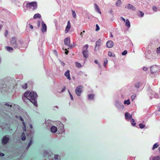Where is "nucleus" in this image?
<instances>
[{"label": "nucleus", "mask_w": 160, "mask_h": 160, "mask_svg": "<svg viewBox=\"0 0 160 160\" xmlns=\"http://www.w3.org/2000/svg\"><path fill=\"white\" fill-rule=\"evenodd\" d=\"M24 96L29 100L35 106H37V95L36 92H30L29 91H27L24 94Z\"/></svg>", "instance_id": "obj_1"}, {"label": "nucleus", "mask_w": 160, "mask_h": 160, "mask_svg": "<svg viewBox=\"0 0 160 160\" xmlns=\"http://www.w3.org/2000/svg\"><path fill=\"white\" fill-rule=\"evenodd\" d=\"M26 7L27 9H31L33 10H34L37 8V3L36 2L28 3L26 5Z\"/></svg>", "instance_id": "obj_2"}, {"label": "nucleus", "mask_w": 160, "mask_h": 160, "mask_svg": "<svg viewBox=\"0 0 160 160\" xmlns=\"http://www.w3.org/2000/svg\"><path fill=\"white\" fill-rule=\"evenodd\" d=\"M88 45L86 44L85 45L83 48V54L84 57L85 58H87L88 57Z\"/></svg>", "instance_id": "obj_3"}, {"label": "nucleus", "mask_w": 160, "mask_h": 160, "mask_svg": "<svg viewBox=\"0 0 160 160\" xmlns=\"http://www.w3.org/2000/svg\"><path fill=\"white\" fill-rule=\"evenodd\" d=\"M76 94L78 96H80L82 92V87L81 85L78 86L75 90Z\"/></svg>", "instance_id": "obj_4"}, {"label": "nucleus", "mask_w": 160, "mask_h": 160, "mask_svg": "<svg viewBox=\"0 0 160 160\" xmlns=\"http://www.w3.org/2000/svg\"><path fill=\"white\" fill-rule=\"evenodd\" d=\"M64 43L65 45L68 46H69L70 48H72L75 46V45L72 46V45H70V38L69 37H67L64 40Z\"/></svg>", "instance_id": "obj_5"}, {"label": "nucleus", "mask_w": 160, "mask_h": 160, "mask_svg": "<svg viewBox=\"0 0 160 160\" xmlns=\"http://www.w3.org/2000/svg\"><path fill=\"white\" fill-rule=\"evenodd\" d=\"M159 68L157 66L155 65L151 67V72L152 74H154L158 71Z\"/></svg>", "instance_id": "obj_6"}, {"label": "nucleus", "mask_w": 160, "mask_h": 160, "mask_svg": "<svg viewBox=\"0 0 160 160\" xmlns=\"http://www.w3.org/2000/svg\"><path fill=\"white\" fill-rule=\"evenodd\" d=\"M10 43L12 46H13L14 44L15 45L14 46L15 48H18L17 44L16 43V38L15 37H13L12 38L10 41Z\"/></svg>", "instance_id": "obj_7"}, {"label": "nucleus", "mask_w": 160, "mask_h": 160, "mask_svg": "<svg viewBox=\"0 0 160 160\" xmlns=\"http://www.w3.org/2000/svg\"><path fill=\"white\" fill-rule=\"evenodd\" d=\"M101 41V39H99L96 42L95 48L94 49L95 51H97L98 49V48L100 46Z\"/></svg>", "instance_id": "obj_8"}, {"label": "nucleus", "mask_w": 160, "mask_h": 160, "mask_svg": "<svg viewBox=\"0 0 160 160\" xmlns=\"http://www.w3.org/2000/svg\"><path fill=\"white\" fill-rule=\"evenodd\" d=\"M9 139L7 136H4L2 139V143L4 144H6L8 143L9 141Z\"/></svg>", "instance_id": "obj_9"}, {"label": "nucleus", "mask_w": 160, "mask_h": 160, "mask_svg": "<svg viewBox=\"0 0 160 160\" xmlns=\"http://www.w3.org/2000/svg\"><path fill=\"white\" fill-rule=\"evenodd\" d=\"M114 45L113 42L111 40L108 41L107 42V47L108 48H112Z\"/></svg>", "instance_id": "obj_10"}, {"label": "nucleus", "mask_w": 160, "mask_h": 160, "mask_svg": "<svg viewBox=\"0 0 160 160\" xmlns=\"http://www.w3.org/2000/svg\"><path fill=\"white\" fill-rule=\"evenodd\" d=\"M71 25L70 22L69 20L68 21L67 25L65 30V32L66 33H67L69 31Z\"/></svg>", "instance_id": "obj_11"}, {"label": "nucleus", "mask_w": 160, "mask_h": 160, "mask_svg": "<svg viewBox=\"0 0 160 160\" xmlns=\"http://www.w3.org/2000/svg\"><path fill=\"white\" fill-rule=\"evenodd\" d=\"M65 76L69 80H70L71 78H70V71L69 70H67L65 72L64 74Z\"/></svg>", "instance_id": "obj_12"}, {"label": "nucleus", "mask_w": 160, "mask_h": 160, "mask_svg": "<svg viewBox=\"0 0 160 160\" xmlns=\"http://www.w3.org/2000/svg\"><path fill=\"white\" fill-rule=\"evenodd\" d=\"M47 27L46 24L44 23H42V28L41 29L42 31V32H44L46 31Z\"/></svg>", "instance_id": "obj_13"}, {"label": "nucleus", "mask_w": 160, "mask_h": 160, "mask_svg": "<svg viewBox=\"0 0 160 160\" xmlns=\"http://www.w3.org/2000/svg\"><path fill=\"white\" fill-rule=\"evenodd\" d=\"M150 160H160V157L151 156L150 158Z\"/></svg>", "instance_id": "obj_14"}, {"label": "nucleus", "mask_w": 160, "mask_h": 160, "mask_svg": "<svg viewBox=\"0 0 160 160\" xmlns=\"http://www.w3.org/2000/svg\"><path fill=\"white\" fill-rule=\"evenodd\" d=\"M94 6H95V9L96 10V11L97 12H98V13H99L100 14H101V11L99 9V7L98 6V5L96 4H94Z\"/></svg>", "instance_id": "obj_15"}, {"label": "nucleus", "mask_w": 160, "mask_h": 160, "mask_svg": "<svg viewBox=\"0 0 160 160\" xmlns=\"http://www.w3.org/2000/svg\"><path fill=\"white\" fill-rule=\"evenodd\" d=\"M57 130V128L55 126H52L51 128V131L52 132H55Z\"/></svg>", "instance_id": "obj_16"}, {"label": "nucleus", "mask_w": 160, "mask_h": 160, "mask_svg": "<svg viewBox=\"0 0 160 160\" xmlns=\"http://www.w3.org/2000/svg\"><path fill=\"white\" fill-rule=\"evenodd\" d=\"M20 119L22 121V124H23V125L24 126V127L23 128V129L24 131H26V123H25L23 121L24 120L20 116Z\"/></svg>", "instance_id": "obj_17"}, {"label": "nucleus", "mask_w": 160, "mask_h": 160, "mask_svg": "<svg viewBox=\"0 0 160 160\" xmlns=\"http://www.w3.org/2000/svg\"><path fill=\"white\" fill-rule=\"evenodd\" d=\"M41 17V16L40 14L39 13H37L35 14L33 16V18L35 19L37 18H40Z\"/></svg>", "instance_id": "obj_18"}, {"label": "nucleus", "mask_w": 160, "mask_h": 160, "mask_svg": "<svg viewBox=\"0 0 160 160\" xmlns=\"http://www.w3.org/2000/svg\"><path fill=\"white\" fill-rule=\"evenodd\" d=\"M125 118L128 120L130 119V116L129 113L128 112H127L125 113Z\"/></svg>", "instance_id": "obj_19"}, {"label": "nucleus", "mask_w": 160, "mask_h": 160, "mask_svg": "<svg viewBox=\"0 0 160 160\" xmlns=\"http://www.w3.org/2000/svg\"><path fill=\"white\" fill-rule=\"evenodd\" d=\"M132 115H131V120L132 121V126H135L136 124V123L135 122V120L132 118Z\"/></svg>", "instance_id": "obj_20"}, {"label": "nucleus", "mask_w": 160, "mask_h": 160, "mask_svg": "<svg viewBox=\"0 0 160 160\" xmlns=\"http://www.w3.org/2000/svg\"><path fill=\"white\" fill-rule=\"evenodd\" d=\"M121 4V2L120 0H118L116 2V6L118 7L120 6V5Z\"/></svg>", "instance_id": "obj_21"}, {"label": "nucleus", "mask_w": 160, "mask_h": 160, "mask_svg": "<svg viewBox=\"0 0 160 160\" xmlns=\"http://www.w3.org/2000/svg\"><path fill=\"white\" fill-rule=\"evenodd\" d=\"M88 98L90 100H92L94 98V95L93 94H90L88 95Z\"/></svg>", "instance_id": "obj_22"}, {"label": "nucleus", "mask_w": 160, "mask_h": 160, "mask_svg": "<svg viewBox=\"0 0 160 160\" xmlns=\"http://www.w3.org/2000/svg\"><path fill=\"white\" fill-rule=\"evenodd\" d=\"M54 158L55 160H61L60 156L57 154L54 155Z\"/></svg>", "instance_id": "obj_23"}, {"label": "nucleus", "mask_w": 160, "mask_h": 160, "mask_svg": "<svg viewBox=\"0 0 160 160\" xmlns=\"http://www.w3.org/2000/svg\"><path fill=\"white\" fill-rule=\"evenodd\" d=\"M26 138L25 133L24 132L22 133V140L23 141H24L25 140Z\"/></svg>", "instance_id": "obj_24"}, {"label": "nucleus", "mask_w": 160, "mask_h": 160, "mask_svg": "<svg viewBox=\"0 0 160 160\" xmlns=\"http://www.w3.org/2000/svg\"><path fill=\"white\" fill-rule=\"evenodd\" d=\"M158 144L157 143H156L153 145V147L152 148V149L153 150H154L155 149L158 147Z\"/></svg>", "instance_id": "obj_25"}, {"label": "nucleus", "mask_w": 160, "mask_h": 160, "mask_svg": "<svg viewBox=\"0 0 160 160\" xmlns=\"http://www.w3.org/2000/svg\"><path fill=\"white\" fill-rule=\"evenodd\" d=\"M125 25L127 27H130V24L129 21L128 19H127L126 20V22H125Z\"/></svg>", "instance_id": "obj_26"}, {"label": "nucleus", "mask_w": 160, "mask_h": 160, "mask_svg": "<svg viewBox=\"0 0 160 160\" xmlns=\"http://www.w3.org/2000/svg\"><path fill=\"white\" fill-rule=\"evenodd\" d=\"M124 104H127L128 105L130 104V101L129 99H128L127 100H125L124 102Z\"/></svg>", "instance_id": "obj_27"}, {"label": "nucleus", "mask_w": 160, "mask_h": 160, "mask_svg": "<svg viewBox=\"0 0 160 160\" xmlns=\"http://www.w3.org/2000/svg\"><path fill=\"white\" fill-rule=\"evenodd\" d=\"M6 48L7 50L9 51H12L13 50V49L12 47L9 46H7Z\"/></svg>", "instance_id": "obj_28"}, {"label": "nucleus", "mask_w": 160, "mask_h": 160, "mask_svg": "<svg viewBox=\"0 0 160 160\" xmlns=\"http://www.w3.org/2000/svg\"><path fill=\"white\" fill-rule=\"evenodd\" d=\"M75 65H76V67L77 68H79L81 67V66H82L81 64L80 63H79L78 62H76Z\"/></svg>", "instance_id": "obj_29"}, {"label": "nucleus", "mask_w": 160, "mask_h": 160, "mask_svg": "<svg viewBox=\"0 0 160 160\" xmlns=\"http://www.w3.org/2000/svg\"><path fill=\"white\" fill-rule=\"evenodd\" d=\"M140 85L141 84L140 83L137 82L135 84V86L136 88H138L140 87Z\"/></svg>", "instance_id": "obj_30"}, {"label": "nucleus", "mask_w": 160, "mask_h": 160, "mask_svg": "<svg viewBox=\"0 0 160 160\" xmlns=\"http://www.w3.org/2000/svg\"><path fill=\"white\" fill-rule=\"evenodd\" d=\"M140 14H138V15L139 17H143L144 13L142 12V11H139Z\"/></svg>", "instance_id": "obj_31"}, {"label": "nucleus", "mask_w": 160, "mask_h": 160, "mask_svg": "<svg viewBox=\"0 0 160 160\" xmlns=\"http://www.w3.org/2000/svg\"><path fill=\"white\" fill-rule=\"evenodd\" d=\"M72 14L73 17L74 18H76V14L75 11L74 10H72Z\"/></svg>", "instance_id": "obj_32"}, {"label": "nucleus", "mask_w": 160, "mask_h": 160, "mask_svg": "<svg viewBox=\"0 0 160 160\" xmlns=\"http://www.w3.org/2000/svg\"><path fill=\"white\" fill-rule=\"evenodd\" d=\"M139 126L142 129L145 127V125L142 123H140L139 124Z\"/></svg>", "instance_id": "obj_33"}, {"label": "nucleus", "mask_w": 160, "mask_h": 160, "mask_svg": "<svg viewBox=\"0 0 160 160\" xmlns=\"http://www.w3.org/2000/svg\"><path fill=\"white\" fill-rule=\"evenodd\" d=\"M136 96V94H134L131 96V98L132 99V101L135 98Z\"/></svg>", "instance_id": "obj_34"}, {"label": "nucleus", "mask_w": 160, "mask_h": 160, "mask_svg": "<svg viewBox=\"0 0 160 160\" xmlns=\"http://www.w3.org/2000/svg\"><path fill=\"white\" fill-rule=\"evenodd\" d=\"M108 62V59L107 58H105L104 59V66L105 67L106 64H107V62Z\"/></svg>", "instance_id": "obj_35"}, {"label": "nucleus", "mask_w": 160, "mask_h": 160, "mask_svg": "<svg viewBox=\"0 0 160 160\" xmlns=\"http://www.w3.org/2000/svg\"><path fill=\"white\" fill-rule=\"evenodd\" d=\"M22 87L24 89H26L27 88V83H25L24 84L22 85Z\"/></svg>", "instance_id": "obj_36"}, {"label": "nucleus", "mask_w": 160, "mask_h": 160, "mask_svg": "<svg viewBox=\"0 0 160 160\" xmlns=\"http://www.w3.org/2000/svg\"><path fill=\"white\" fill-rule=\"evenodd\" d=\"M108 55L110 57H114V55L113 56L112 55V53L111 51H109L108 52Z\"/></svg>", "instance_id": "obj_37"}, {"label": "nucleus", "mask_w": 160, "mask_h": 160, "mask_svg": "<svg viewBox=\"0 0 160 160\" xmlns=\"http://www.w3.org/2000/svg\"><path fill=\"white\" fill-rule=\"evenodd\" d=\"M152 10L155 12H157V8L155 6H154L152 8Z\"/></svg>", "instance_id": "obj_38"}, {"label": "nucleus", "mask_w": 160, "mask_h": 160, "mask_svg": "<svg viewBox=\"0 0 160 160\" xmlns=\"http://www.w3.org/2000/svg\"><path fill=\"white\" fill-rule=\"evenodd\" d=\"M157 52L158 54H160V46L157 48Z\"/></svg>", "instance_id": "obj_39"}, {"label": "nucleus", "mask_w": 160, "mask_h": 160, "mask_svg": "<svg viewBox=\"0 0 160 160\" xmlns=\"http://www.w3.org/2000/svg\"><path fill=\"white\" fill-rule=\"evenodd\" d=\"M127 53V51L126 50H125L122 52V55H125Z\"/></svg>", "instance_id": "obj_40"}, {"label": "nucleus", "mask_w": 160, "mask_h": 160, "mask_svg": "<svg viewBox=\"0 0 160 160\" xmlns=\"http://www.w3.org/2000/svg\"><path fill=\"white\" fill-rule=\"evenodd\" d=\"M131 9L134 11L136 10L135 8L131 5Z\"/></svg>", "instance_id": "obj_41"}, {"label": "nucleus", "mask_w": 160, "mask_h": 160, "mask_svg": "<svg viewBox=\"0 0 160 160\" xmlns=\"http://www.w3.org/2000/svg\"><path fill=\"white\" fill-rule=\"evenodd\" d=\"M96 31H97L99 30L100 29V28L99 26L98 25V24H97L96 25Z\"/></svg>", "instance_id": "obj_42"}, {"label": "nucleus", "mask_w": 160, "mask_h": 160, "mask_svg": "<svg viewBox=\"0 0 160 160\" xmlns=\"http://www.w3.org/2000/svg\"><path fill=\"white\" fill-rule=\"evenodd\" d=\"M32 142V140H31L29 143L28 145V146L27 147V149L28 148L30 147V146L31 145V144Z\"/></svg>", "instance_id": "obj_43"}, {"label": "nucleus", "mask_w": 160, "mask_h": 160, "mask_svg": "<svg viewBox=\"0 0 160 160\" xmlns=\"http://www.w3.org/2000/svg\"><path fill=\"white\" fill-rule=\"evenodd\" d=\"M68 92L69 93L71 99H72V100H73V96H72V95L71 94V93L69 90H68Z\"/></svg>", "instance_id": "obj_44"}, {"label": "nucleus", "mask_w": 160, "mask_h": 160, "mask_svg": "<svg viewBox=\"0 0 160 160\" xmlns=\"http://www.w3.org/2000/svg\"><path fill=\"white\" fill-rule=\"evenodd\" d=\"M8 30H6L5 31V33H4V35L6 37L8 35Z\"/></svg>", "instance_id": "obj_45"}, {"label": "nucleus", "mask_w": 160, "mask_h": 160, "mask_svg": "<svg viewBox=\"0 0 160 160\" xmlns=\"http://www.w3.org/2000/svg\"><path fill=\"white\" fill-rule=\"evenodd\" d=\"M143 70L144 71H146L148 70V68L147 67H144L143 68Z\"/></svg>", "instance_id": "obj_46"}, {"label": "nucleus", "mask_w": 160, "mask_h": 160, "mask_svg": "<svg viewBox=\"0 0 160 160\" xmlns=\"http://www.w3.org/2000/svg\"><path fill=\"white\" fill-rule=\"evenodd\" d=\"M154 97L156 98H158V94H155L154 95Z\"/></svg>", "instance_id": "obj_47"}, {"label": "nucleus", "mask_w": 160, "mask_h": 160, "mask_svg": "<svg viewBox=\"0 0 160 160\" xmlns=\"http://www.w3.org/2000/svg\"><path fill=\"white\" fill-rule=\"evenodd\" d=\"M65 50L66 51L65 52V54H68V53L69 51L67 50L66 49Z\"/></svg>", "instance_id": "obj_48"}, {"label": "nucleus", "mask_w": 160, "mask_h": 160, "mask_svg": "<svg viewBox=\"0 0 160 160\" xmlns=\"http://www.w3.org/2000/svg\"><path fill=\"white\" fill-rule=\"evenodd\" d=\"M5 105L8 107H12V105H10L9 104L7 103H6L5 104Z\"/></svg>", "instance_id": "obj_49"}, {"label": "nucleus", "mask_w": 160, "mask_h": 160, "mask_svg": "<svg viewBox=\"0 0 160 160\" xmlns=\"http://www.w3.org/2000/svg\"><path fill=\"white\" fill-rule=\"evenodd\" d=\"M4 154L3 153L0 152V156H4Z\"/></svg>", "instance_id": "obj_50"}, {"label": "nucleus", "mask_w": 160, "mask_h": 160, "mask_svg": "<svg viewBox=\"0 0 160 160\" xmlns=\"http://www.w3.org/2000/svg\"><path fill=\"white\" fill-rule=\"evenodd\" d=\"M29 26H30L29 28L31 29H32L33 28V26L32 25H31V24H30Z\"/></svg>", "instance_id": "obj_51"}, {"label": "nucleus", "mask_w": 160, "mask_h": 160, "mask_svg": "<svg viewBox=\"0 0 160 160\" xmlns=\"http://www.w3.org/2000/svg\"><path fill=\"white\" fill-rule=\"evenodd\" d=\"M94 62L95 63L98 64L99 63H98V61L97 60H95L94 61Z\"/></svg>", "instance_id": "obj_52"}, {"label": "nucleus", "mask_w": 160, "mask_h": 160, "mask_svg": "<svg viewBox=\"0 0 160 160\" xmlns=\"http://www.w3.org/2000/svg\"><path fill=\"white\" fill-rule=\"evenodd\" d=\"M65 89H66V88L65 87H64L62 89V92H63L65 90Z\"/></svg>", "instance_id": "obj_53"}, {"label": "nucleus", "mask_w": 160, "mask_h": 160, "mask_svg": "<svg viewBox=\"0 0 160 160\" xmlns=\"http://www.w3.org/2000/svg\"><path fill=\"white\" fill-rule=\"evenodd\" d=\"M121 18L122 19V20L124 22H125V18H123L122 17H121Z\"/></svg>", "instance_id": "obj_54"}, {"label": "nucleus", "mask_w": 160, "mask_h": 160, "mask_svg": "<svg viewBox=\"0 0 160 160\" xmlns=\"http://www.w3.org/2000/svg\"><path fill=\"white\" fill-rule=\"evenodd\" d=\"M40 24V21H38V27H39V26Z\"/></svg>", "instance_id": "obj_55"}, {"label": "nucleus", "mask_w": 160, "mask_h": 160, "mask_svg": "<svg viewBox=\"0 0 160 160\" xmlns=\"http://www.w3.org/2000/svg\"><path fill=\"white\" fill-rule=\"evenodd\" d=\"M80 35L81 36V37H83V35H82V32L80 33Z\"/></svg>", "instance_id": "obj_56"}, {"label": "nucleus", "mask_w": 160, "mask_h": 160, "mask_svg": "<svg viewBox=\"0 0 160 160\" xmlns=\"http://www.w3.org/2000/svg\"><path fill=\"white\" fill-rule=\"evenodd\" d=\"M2 25H0V30L2 28Z\"/></svg>", "instance_id": "obj_57"}, {"label": "nucleus", "mask_w": 160, "mask_h": 160, "mask_svg": "<svg viewBox=\"0 0 160 160\" xmlns=\"http://www.w3.org/2000/svg\"><path fill=\"white\" fill-rule=\"evenodd\" d=\"M158 151H159V153H160V146L158 148Z\"/></svg>", "instance_id": "obj_58"}, {"label": "nucleus", "mask_w": 160, "mask_h": 160, "mask_svg": "<svg viewBox=\"0 0 160 160\" xmlns=\"http://www.w3.org/2000/svg\"><path fill=\"white\" fill-rule=\"evenodd\" d=\"M30 128L31 129L32 128V125L31 124L30 125Z\"/></svg>", "instance_id": "obj_59"}, {"label": "nucleus", "mask_w": 160, "mask_h": 160, "mask_svg": "<svg viewBox=\"0 0 160 160\" xmlns=\"http://www.w3.org/2000/svg\"><path fill=\"white\" fill-rule=\"evenodd\" d=\"M82 33H84L85 32V31L84 30L83 31Z\"/></svg>", "instance_id": "obj_60"}, {"label": "nucleus", "mask_w": 160, "mask_h": 160, "mask_svg": "<svg viewBox=\"0 0 160 160\" xmlns=\"http://www.w3.org/2000/svg\"><path fill=\"white\" fill-rule=\"evenodd\" d=\"M159 111H160V107L159 108Z\"/></svg>", "instance_id": "obj_61"}, {"label": "nucleus", "mask_w": 160, "mask_h": 160, "mask_svg": "<svg viewBox=\"0 0 160 160\" xmlns=\"http://www.w3.org/2000/svg\"><path fill=\"white\" fill-rule=\"evenodd\" d=\"M111 37H113V35L112 34H111Z\"/></svg>", "instance_id": "obj_62"}, {"label": "nucleus", "mask_w": 160, "mask_h": 160, "mask_svg": "<svg viewBox=\"0 0 160 160\" xmlns=\"http://www.w3.org/2000/svg\"><path fill=\"white\" fill-rule=\"evenodd\" d=\"M20 44H22L21 42L20 41Z\"/></svg>", "instance_id": "obj_63"}, {"label": "nucleus", "mask_w": 160, "mask_h": 160, "mask_svg": "<svg viewBox=\"0 0 160 160\" xmlns=\"http://www.w3.org/2000/svg\"><path fill=\"white\" fill-rule=\"evenodd\" d=\"M146 58H147V55H146Z\"/></svg>", "instance_id": "obj_64"}]
</instances>
